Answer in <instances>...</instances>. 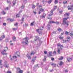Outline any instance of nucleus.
<instances>
[{"mask_svg":"<svg viewBox=\"0 0 73 73\" xmlns=\"http://www.w3.org/2000/svg\"><path fill=\"white\" fill-rule=\"evenodd\" d=\"M35 23V21L33 22L30 25L31 26H33V24H34Z\"/></svg>","mask_w":73,"mask_h":73,"instance_id":"nucleus-31","label":"nucleus"},{"mask_svg":"<svg viewBox=\"0 0 73 73\" xmlns=\"http://www.w3.org/2000/svg\"><path fill=\"white\" fill-rule=\"evenodd\" d=\"M46 56H44L43 59L44 61H45L46 60Z\"/></svg>","mask_w":73,"mask_h":73,"instance_id":"nucleus-36","label":"nucleus"},{"mask_svg":"<svg viewBox=\"0 0 73 73\" xmlns=\"http://www.w3.org/2000/svg\"><path fill=\"white\" fill-rule=\"evenodd\" d=\"M68 10L72 9H73V6H70L69 7H68Z\"/></svg>","mask_w":73,"mask_h":73,"instance_id":"nucleus-15","label":"nucleus"},{"mask_svg":"<svg viewBox=\"0 0 73 73\" xmlns=\"http://www.w3.org/2000/svg\"><path fill=\"white\" fill-rule=\"evenodd\" d=\"M50 23V22H49L48 24L47 27L48 29H49L50 28V24H52V23Z\"/></svg>","mask_w":73,"mask_h":73,"instance_id":"nucleus-18","label":"nucleus"},{"mask_svg":"<svg viewBox=\"0 0 73 73\" xmlns=\"http://www.w3.org/2000/svg\"><path fill=\"white\" fill-rule=\"evenodd\" d=\"M67 61L68 62H70L72 61V58L70 57L68 58H67Z\"/></svg>","mask_w":73,"mask_h":73,"instance_id":"nucleus-12","label":"nucleus"},{"mask_svg":"<svg viewBox=\"0 0 73 73\" xmlns=\"http://www.w3.org/2000/svg\"><path fill=\"white\" fill-rule=\"evenodd\" d=\"M50 23L56 24H59V22H55L53 21H50V23H49V24H50Z\"/></svg>","mask_w":73,"mask_h":73,"instance_id":"nucleus-8","label":"nucleus"},{"mask_svg":"<svg viewBox=\"0 0 73 73\" xmlns=\"http://www.w3.org/2000/svg\"><path fill=\"white\" fill-rule=\"evenodd\" d=\"M32 8L33 9H34V8H35V7H36L35 6V5H32Z\"/></svg>","mask_w":73,"mask_h":73,"instance_id":"nucleus-33","label":"nucleus"},{"mask_svg":"<svg viewBox=\"0 0 73 73\" xmlns=\"http://www.w3.org/2000/svg\"><path fill=\"white\" fill-rule=\"evenodd\" d=\"M68 72V70H65V72Z\"/></svg>","mask_w":73,"mask_h":73,"instance_id":"nucleus-54","label":"nucleus"},{"mask_svg":"<svg viewBox=\"0 0 73 73\" xmlns=\"http://www.w3.org/2000/svg\"><path fill=\"white\" fill-rule=\"evenodd\" d=\"M58 3V1H57V0H55L54 2L55 4H57Z\"/></svg>","mask_w":73,"mask_h":73,"instance_id":"nucleus-37","label":"nucleus"},{"mask_svg":"<svg viewBox=\"0 0 73 73\" xmlns=\"http://www.w3.org/2000/svg\"><path fill=\"white\" fill-rule=\"evenodd\" d=\"M52 33L53 34H56V31H54Z\"/></svg>","mask_w":73,"mask_h":73,"instance_id":"nucleus-55","label":"nucleus"},{"mask_svg":"<svg viewBox=\"0 0 73 73\" xmlns=\"http://www.w3.org/2000/svg\"><path fill=\"white\" fill-rule=\"evenodd\" d=\"M25 7V6L24 5H22L21 7V9H24V7Z\"/></svg>","mask_w":73,"mask_h":73,"instance_id":"nucleus-25","label":"nucleus"},{"mask_svg":"<svg viewBox=\"0 0 73 73\" xmlns=\"http://www.w3.org/2000/svg\"><path fill=\"white\" fill-rule=\"evenodd\" d=\"M11 55H10V60H12V58H11Z\"/></svg>","mask_w":73,"mask_h":73,"instance_id":"nucleus-49","label":"nucleus"},{"mask_svg":"<svg viewBox=\"0 0 73 73\" xmlns=\"http://www.w3.org/2000/svg\"><path fill=\"white\" fill-rule=\"evenodd\" d=\"M13 29L14 31H16V30H17V28H13Z\"/></svg>","mask_w":73,"mask_h":73,"instance_id":"nucleus-46","label":"nucleus"},{"mask_svg":"<svg viewBox=\"0 0 73 73\" xmlns=\"http://www.w3.org/2000/svg\"><path fill=\"white\" fill-rule=\"evenodd\" d=\"M64 33V32H63V33H61V35H63Z\"/></svg>","mask_w":73,"mask_h":73,"instance_id":"nucleus-59","label":"nucleus"},{"mask_svg":"<svg viewBox=\"0 0 73 73\" xmlns=\"http://www.w3.org/2000/svg\"><path fill=\"white\" fill-rule=\"evenodd\" d=\"M28 37H26L24 39V40H25V42H23L22 43L24 45H28Z\"/></svg>","mask_w":73,"mask_h":73,"instance_id":"nucleus-3","label":"nucleus"},{"mask_svg":"<svg viewBox=\"0 0 73 73\" xmlns=\"http://www.w3.org/2000/svg\"><path fill=\"white\" fill-rule=\"evenodd\" d=\"M53 1V0H50V1H48V4H50L52 2V1Z\"/></svg>","mask_w":73,"mask_h":73,"instance_id":"nucleus-29","label":"nucleus"},{"mask_svg":"<svg viewBox=\"0 0 73 73\" xmlns=\"http://www.w3.org/2000/svg\"><path fill=\"white\" fill-rule=\"evenodd\" d=\"M5 36L4 35H3L0 38V41H1L3 40V38H4L5 37Z\"/></svg>","mask_w":73,"mask_h":73,"instance_id":"nucleus-13","label":"nucleus"},{"mask_svg":"<svg viewBox=\"0 0 73 73\" xmlns=\"http://www.w3.org/2000/svg\"><path fill=\"white\" fill-rule=\"evenodd\" d=\"M7 3H8L9 4H11V2L9 1H8V0L7 1Z\"/></svg>","mask_w":73,"mask_h":73,"instance_id":"nucleus-43","label":"nucleus"},{"mask_svg":"<svg viewBox=\"0 0 73 73\" xmlns=\"http://www.w3.org/2000/svg\"><path fill=\"white\" fill-rule=\"evenodd\" d=\"M16 3V1H14L13 2V5H15Z\"/></svg>","mask_w":73,"mask_h":73,"instance_id":"nucleus-23","label":"nucleus"},{"mask_svg":"<svg viewBox=\"0 0 73 73\" xmlns=\"http://www.w3.org/2000/svg\"><path fill=\"white\" fill-rule=\"evenodd\" d=\"M36 56H35V57L33 58L32 59V61L33 62H35V60H36Z\"/></svg>","mask_w":73,"mask_h":73,"instance_id":"nucleus-10","label":"nucleus"},{"mask_svg":"<svg viewBox=\"0 0 73 73\" xmlns=\"http://www.w3.org/2000/svg\"><path fill=\"white\" fill-rule=\"evenodd\" d=\"M8 48L7 47H6L4 48V50H3L2 52H1V53L3 55H7V53H5L4 52H6L7 50H8Z\"/></svg>","mask_w":73,"mask_h":73,"instance_id":"nucleus-4","label":"nucleus"},{"mask_svg":"<svg viewBox=\"0 0 73 73\" xmlns=\"http://www.w3.org/2000/svg\"><path fill=\"white\" fill-rule=\"evenodd\" d=\"M48 19H49V20H52V18H48Z\"/></svg>","mask_w":73,"mask_h":73,"instance_id":"nucleus-56","label":"nucleus"},{"mask_svg":"<svg viewBox=\"0 0 73 73\" xmlns=\"http://www.w3.org/2000/svg\"><path fill=\"white\" fill-rule=\"evenodd\" d=\"M17 25H18L17 23L14 24L15 26H17Z\"/></svg>","mask_w":73,"mask_h":73,"instance_id":"nucleus-41","label":"nucleus"},{"mask_svg":"<svg viewBox=\"0 0 73 73\" xmlns=\"http://www.w3.org/2000/svg\"><path fill=\"white\" fill-rule=\"evenodd\" d=\"M3 66H4L5 67V68H8V67H9V65L7 63V62H4V64Z\"/></svg>","mask_w":73,"mask_h":73,"instance_id":"nucleus-6","label":"nucleus"},{"mask_svg":"<svg viewBox=\"0 0 73 73\" xmlns=\"http://www.w3.org/2000/svg\"><path fill=\"white\" fill-rule=\"evenodd\" d=\"M5 10H8V7H6V8L5 9Z\"/></svg>","mask_w":73,"mask_h":73,"instance_id":"nucleus-50","label":"nucleus"},{"mask_svg":"<svg viewBox=\"0 0 73 73\" xmlns=\"http://www.w3.org/2000/svg\"><path fill=\"white\" fill-rule=\"evenodd\" d=\"M2 13H3V15H5V12L4 11H3V12H2Z\"/></svg>","mask_w":73,"mask_h":73,"instance_id":"nucleus-48","label":"nucleus"},{"mask_svg":"<svg viewBox=\"0 0 73 73\" xmlns=\"http://www.w3.org/2000/svg\"><path fill=\"white\" fill-rule=\"evenodd\" d=\"M70 40V38L69 37H67L66 39V41H69Z\"/></svg>","mask_w":73,"mask_h":73,"instance_id":"nucleus-17","label":"nucleus"},{"mask_svg":"<svg viewBox=\"0 0 73 73\" xmlns=\"http://www.w3.org/2000/svg\"><path fill=\"white\" fill-rule=\"evenodd\" d=\"M43 29V27H40V28H39V29H37L36 30V31L38 33H40V31H42Z\"/></svg>","mask_w":73,"mask_h":73,"instance_id":"nucleus-7","label":"nucleus"},{"mask_svg":"<svg viewBox=\"0 0 73 73\" xmlns=\"http://www.w3.org/2000/svg\"><path fill=\"white\" fill-rule=\"evenodd\" d=\"M40 66V64H37L36 66H35V68H38Z\"/></svg>","mask_w":73,"mask_h":73,"instance_id":"nucleus-20","label":"nucleus"},{"mask_svg":"<svg viewBox=\"0 0 73 73\" xmlns=\"http://www.w3.org/2000/svg\"><path fill=\"white\" fill-rule=\"evenodd\" d=\"M42 18H45V16H42Z\"/></svg>","mask_w":73,"mask_h":73,"instance_id":"nucleus-61","label":"nucleus"},{"mask_svg":"<svg viewBox=\"0 0 73 73\" xmlns=\"http://www.w3.org/2000/svg\"><path fill=\"white\" fill-rule=\"evenodd\" d=\"M24 2H27V0H24Z\"/></svg>","mask_w":73,"mask_h":73,"instance_id":"nucleus-63","label":"nucleus"},{"mask_svg":"<svg viewBox=\"0 0 73 73\" xmlns=\"http://www.w3.org/2000/svg\"><path fill=\"white\" fill-rule=\"evenodd\" d=\"M1 62H2V60H0V67L1 68H3V65H2V64H1Z\"/></svg>","mask_w":73,"mask_h":73,"instance_id":"nucleus-19","label":"nucleus"},{"mask_svg":"<svg viewBox=\"0 0 73 73\" xmlns=\"http://www.w3.org/2000/svg\"><path fill=\"white\" fill-rule=\"evenodd\" d=\"M58 30L59 32H61L62 31V29H61L60 28H59Z\"/></svg>","mask_w":73,"mask_h":73,"instance_id":"nucleus-27","label":"nucleus"},{"mask_svg":"<svg viewBox=\"0 0 73 73\" xmlns=\"http://www.w3.org/2000/svg\"><path fill=\"white\" fill-rule=\"evenodd\" d=\"M13 59H15V58H17V56H13Z\"/></svg>","mask_w":73,"mask_h":73,"instance_id":"nucleus-30","label":"nucleus"},{"mask_svg":"<svg viewBox=\"0 0 73 73\" xmlns=\"http://www.w3.org/2000/svg\"><path fill=\"white\" fill-rule=\"evenodd\" d=\"M59 13H60L61 14V13H62V10H61V11H60Z\"/></svg>","mask_w":73,"mask_h":73,"instance_id":"nucleus-47","label":"nucleus"},{"mask_svg":"<svg viewBox=\"0 0 73 73\" xmlns=\"http://www.w3.org/2000/svg\"><path fill=\"white\" fill-rule=\"evenodd\" d=\"M3 25L5 26L6 25V23H4L3 24Z\"/></svg>","mask_w":73,"mask_h":73,"instance_id":"nucleus-60","label":"nucleus"},{"mask_svg":"<svg viewBox=\"0 0 73 73\" xmlns=\"http://www.w3.org/2000/svg\"><path fill=\"white\" fill-rule=\"evenodd\" d=\"M63 64V62H62V61H61V62H60V66H61V65Z\"/></svg>","mask_w":73,"mask_h":73,"instance_id":"nucleus-26","label":"nucleus"},{"mask_svg":"<svg viewBox=\"0 0 73 73\" xmlns=\"http://www.w3.org/2000/svg\"><path fill=\"white\" fill-rule=\"evenodd\" d=\"M40 10L41 12H43V11H44V9H40Z\"/></svg>","mask_w":73,"mask_h":73,"instance_id":"nucleus-39","label":"nucleus"},{"mask_svg":"<svg viewBox=\"0 0 73 73\" xmlns=\"http://www.w3.org/2000/svg\"><path fill=\"white\" fill-rule=\"evenodd\" d=\"M53 10H51L50 11L51 13L50 14L48 15L49 16H52V15H53Z\"/></svg>","mask_w":73,"mask_h":73,"instance_id":"nucleus-16","label":"nucleus"},{"mask_svg":"<svg viewBox=\"0 0 73 73\" xmlns=\"http://www.w3.org/2000/svg\"><path fill=\"white\" fill-rule=\"evenodd\" d=\"M34 14L36 15V13L35 12H34Z\"/></svg>","mask_w":73,"mask_h":73,"instance_id":"nucleus-64","label":"nucleus"},{"mask_svg":"<svg viewBox=\"0 0 73 73\" xmlns=\"http://www.w3.org/2000/svg\"><path fill=\"white\" fill-rule=\"evenodd\" d=\"M64 58L62 56H61L60 58H59V60H62Z\"/></svg>","mask_w":73,"mask_h":73,"instance_id":"nucleus-34","label":"nucleus"},{"mask_svg":"<svg viewBox=\"0 0 73 73\" xmlns=\"http://www.w3.org/2000/svg\"><path fill=\"white\" fill-rule=\"evenodd\" d=\"M58 46V50L57 52L58 54H61V49H62L61 48L63 47L62 45L58 43L57 44Z\"/></svg>","mask_w":73,"mask_h":73,"instance_id":"nucleus-2","label":"nucleus"},{"mask_svg":"<svg viewBox=\"0 0 73 73\" xmlns=\"http://www.w3.org/2000/svg\"><path fill=\"white\" fill-rule=\"evenodd\" d=\"M7 73H11V71H7Z\"/></svg>","mask_w":73,"mask_h":73,"instance_id":"nucleus-58","label":"nucleus"},{"mask_svg":"<svg viewBox=\"0 0 73 73\" xmlns=\"http://www.w3.org/2000/svg\"><path fill=\"white\" fill-rule=\"evenodd\" d=\"M65 41H66V40H63L62 41V42H63V43H64V42H65Z\"/></svg>","mask_w":73,"mask_h":73,"instance_id":"nucleus-45","label":"nucleus"},{"mask_svg":"<svg viewBox=\"0 0 73 73\" xmlns=\"http://www.w3.org/2000/svg\"><path fill=\"white\" fill-rule=\"evenodd\" d=\"M53 70H50V72H52Z\"/></svg>","mask_w":73,"mask_h":73,"instance_id":"nucleus-57","label":"nucleus"},{"mask_svg":"<svg viewBox=\"0 0 73 73\" xmlns=\"http://www.w3.org/2000/svg\"><path fill=\"white\" fill-rule=\"evenodd\" d=\"M24 21V18H22V21Z\"/></svg>","mask_w":73,"mask_h":73,"instance_id":"nucleus-51","label":"nucleus"},{"mask_svg":"<svg viewBox=\"0 0 73 73\" xmlns=\"http://www.w3.org/2000/svg\"><path fill=\"white\" fill-rule=\"evenodd\" d=\"M54 58H51V60L52 61H53V60H54Z\"/></svg>","mask_w":73,"mask_h":73,"instance_id":"nucleus-53","label":"nucleus"},{"mask_svg":"<svg viewBox=\"0 0 73 73\" xmlns=\"http://www.w3.org/2000/svg\"><path fill=\"white\" fill-rule=\"evenodd\" d=\"M70 36H71L72 37H73V33H71L70 34Z\"/></svg>","mask_w":73,"mask_h":73,"instance_id":"nucleus-38","label":"nucleus"},{"mask_svg":"<svg viewBox=\"0 0 73 73\" xmlns=\"http://www.w3.org/2000/svg\"><path fill=\"white\" fill-rule=\"evenodd\" d=\"M35 38H36V39L34 40L35 41H37V39L38 40H39V41H40V38L38 37V36H35Z\"/></svg>","mask_w":73,"mask_h":73,"instance_id":"nucleus-9","label":"nucleus"},{"mask_svg":"<svg viewBox=\"0 0 73 73\" xmlns=\"http://www.w3.org/2000/svg\"><path fill=\"white\" fill-rule=\"evenodd\" d=\"M17 73H23V70L20 69V68H17Z\"/></svg>","mask_w":73,"mask_h":73,"instance_id":"nucleus-5","label":"nucleus"},{"mask_svg":"<svg viewBox=\"0 0 73 73\" xmlns=\"http://www.w3.org/2000/svg\"><path fill=\"white\" fill-rule=\"evenodd\" d=\"M52 56V52H49V55H48V57H50Z\"/></svg>","mask_w":73,"mask_h":73,"instance_id":"nucleus-11","label":"nucleus"},{"mask_svg":"<svg viewBox=\"0 0 73 73\" xmlns=\"http://www.w3.org/2000/svg\"><path fill=\"white\" fill-rule=\"evenodd\" d=\"M13 40H14V41H16V37H13Z\"/></svg>","mask_w":73,"mask_h":73,"instance_id":"nucleus-28","label":"nucleus"},{"mask_svg":"<svg viewBox=\"0 0 73 73\" xmlns=\"http://www.w3.org/2000/svg\"><path fill=\"white\" fill-rule=\"evenodd\" d=\"M68 33H69V32H68V31H66L65 32V35H68Z\"/></svg>","mask_w":73,"mask_h":73,"instance_id":"nucleus-32","label":"nucleus"},{"mask_svg":"<svg viewBox=\"0 0 73 73\" xmlns=\"http://www.w3.org/2000/svg\"><path fill=\"white\" fill-rule=\"evenodd\" d=\"M27 57H28V59L30 60V59H31V56H29V54H27Z\"/></svg>","mask_w":73,"mask_h":73,"instance_id":"nucleus-14","label":"nucleus"},{"mask_svg":"<svg viewBox=\"0 0 73 73\" xmlns=\"http://www.w3.org/2000/svg\"><path fill=\"white\" fill-rule=\"evenodd\" d=\"M36 52H34V51H32L31 52V55H32V54H34Z\"/></svg>","mask_w":73,"mask_h":73,"instance_id":"nucleus-21","label":"nucleus"},{"mask_svg":"<svg viewBox=\"0 0 73 73\" xmlns=\"http://www.w3.org/2000/svg\"><path fill=\"white\" fill-rule=\"evenodd\" d=\"M66 3H67V1H64L63 2V4H66Z\"/></svg>","mask_w":73,"mask_h":73,"instance_id":"nucleus-22","label":"nucleus"},{"mask_svg":"<svg viewBox=\"0 0 73 73\" xmlns=\"http://www.w3.org/2000/svg\"><path fill=\"white\" fill-rule=\"evenodd\" d=\"M43 15H44L43 16H46V14H45V13H44Z\"/></svg>","mask_w":73,"mask_h":73,"instance_id":"nucleus-62","label":"nucleus"},{"mask_svg":"<svg viewBox=\"0 0 73 73\" xmlns=\"http://www.w3.org/2000/svg\"><path fill=\"white\" fill-rule=\"evenodd\" d=\"M63 38H64V37H62L61 36H60V37H59V38L61 40H62V39H63Z\"/></svg>","mask_w":73,"mask_h":73,"instance_id":"nucleus-35","label":"nucleus"},{"mask_svg":"<svg viewBox=\"0 0 73 73\" xmlns=\"http://www.w3.org/2000/svg\"><path fill=\"white\" fill-rule=\"evenodd\" d=\"M44 54H47V52H46V51H44Z\"/></svg>","mask_w":73,"mask_h":73,"instance_id":"nucleus-52","label":"nucleus"},{"mask_svg":"<svg viewBox=\"0 0 73 73\" xmlns=\"http://www.w3.org/2000/svg\"><path fill=\"white\" fill-rule=\"evenodd\" d=\"M16 17H20V14H17L16 15Z\"/></svg>","mask_w":73,"mask_h":73,"instance_id":"nucleus-40","label":"nucleus"},{"mask_svg":"<svg viewBox=\"0 0 73 73\" xmlns=\"http://www.w3.org/2000/svg\"><path fill=\"white\" fill-rule=\"evenodd\" d=\"M51 65H53L54 66V67H55V66H56V64L54 63H52L51 64Z\"/></svg>","mask_w":73,"mask_h":73,"instance_id":"nucleus-24","label":"nucleus"},{"mask_svg":"<svg viewBox=\"0 0 73 73\" xmlns=\"http://www.w3.org/2000/svg\"><path fill=\"white\" fill-rule=\"evenodd\" d=\"M64 16H65V17L66 16L67 17V18H65L63 19V23H64L65 24V27H67L68 26V25H69V22H66V21L67 20V19H69L68 17L69 16V14L68 13H66L64 15Z\"/></svg>","mask_w":73,"mask_h":73,"instance_id":"nucleus-1","label":"nucleus"},{"mask_svg":"<svg viewBox=\"0 0 73 73\" xmlns=\"http://www.w3.org/2000/svg\"><path fill=\"white\" fill-rule=\"evenodd\" d=\"M57 9V6H55L54 7V9Z\"/></svg>","mask_w":73,"mask_h":73,"instance_id":"nucleus-44","label":"nucleus"},{"mask_svg":"<svg viewBox=\"0 0 73 73\" xmlns=\"http://www.w3.org/2000/svg\"><path fill=\"white\" fill-rule=\"evenodd\" d=\"M56 52L55 51H54L53 52L54 54L55 55V54H56Z\"/></svg>","mask_w":73,"mask_h":73,"instance_id":"nucleus-42","label":"nucleus"}]
</instances>
